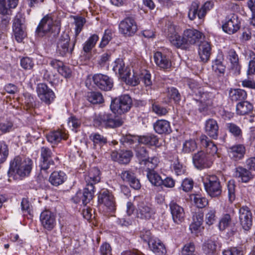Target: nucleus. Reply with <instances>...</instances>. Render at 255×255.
<instances>
[{
    "label": "nucleus",
    "instance_id": "obj_1",
    "mask_svg": "<svg viewBox=\"0 0 255 255\" xmlns=\"http://www.w3.org/2000/svg\"><path fill=\"white\" fill-rule=\"evenodd\" d=\"M136 156L139 160L141 167L144 169L146 172V177L152 185L160 186L163 183L162 179L154 168L159 162L157 157L149 158L146 149L143 147L139 148L136 151Z\"/></svg>",
    "mask_w": 255,
    "mask_h": 255
},
{
    "label": "nucleus",
    "instance_id": "obj_19",
    "mask_svg": "<svg viewBox=\"0 0 255 255\" xmlns=\"http://www.w3.org/2000/svg\"><path fill=\"white\" fill-rule=\"evenodd\" d=\"M94 83L100 89L108 91L113 87V80L108 75L102 74H96L93 77Z\"/></svg>",
    "mask_w": 255,
    "mask_h": 255
},
{
    "label": "nucleus",
    "instance_id": "obj_54",
    "mask_svg": "<svg viewBox=\"0 0 255 255\" xmlns=\"http://www.w3.org/2000/svg\"><path fill=\"white\" fill-rule=\"evenodd\" d=\"M232 219L231 216L229 214L224 215L221 218L218 224V227L220 231H224L228 228L231 223Z\"/></svg>",
    "mask_w": 255,
    "mask_h": 255
},
{
    "label": "nucleus",
    "instance_id": "obj_39",
    "mask_svg": "<svg viewBox=\"0 0 255 255\" xmlns=\"http://www.w3.org/2000/svg\"><path fill=\"white\" fill-rule=\"evenodd\" d=\"M14 129L13 121L7 117L0 118V131L3 134L10 132Z\"/></svg>",
    "mask_w": 255,
    "mask_h": 255
},
{
    "label": "nucleus",
    "instance_id": "obj_45",
    "mask_svg": "<svg viewBox=\"0 0 255 255\" xmlns=\"http://www.w3.org/2000/svg\"><path fill=\"white\" fill-rule=\"evenodd\" d=\"M99 40V36L96 34L91 35L84 43L83 50L85 53H90L95 47L97 42Z\"/></svg>",
    "mask_w": 255,
    "mask_h": 255
},
{
    "label": "nucleus",
    "instance_id": "obj_43",
    "mask_svg": "<svg viewBox=\"0 0 255 255\" xmlns=\"http://www.w3.org/2000/svg\"><path fill=\"white\" fill-rule=\"evenodd\" d=\"M217 245L215 240L209 239L206 241L202 245V251L206 255H214Z\"/></svg>",
    "mask_w": 255,
    "mask_h": 255
},
{
    "label": "nucleus",
    "instance_id": "obj_2",
    "mask_svg": "<svg viewBox=\"0 0 255 255\" xmlns=\"http://www.w3.org/2000/svg\"><path fill=\"white\" fill-rule=\"evenodd\" d=\"M32 163L29 158L16 156L10 163L8 171L9 177L16 180L28 176L31 170Z\"/></svg>",
    "mask_w": 255,
    "mask_h": 255
},
{
    "label": "nucleus",
    "instance_id": "obj_47",
    "mask_svg": "<svg viewBox=\"0 0 255 255\" xmlns=\"http://www.w3.org/2000/svg\"><path fill=\"white\" fill-rule=\"evenodd\" d=\"M87 100L93 104H101L104 102L102 94L99 92H92L87 94Z\"/></svg>",
    "mask_w": 255,
    "mask_h": 255
},
{
    "label": "nucleus",
    "instance_id": "obj_13",
    "mask_svg": "<svg viewBox=\"0 0 255 255\" xmlns=\"http://www.w3.org/2000/svg\"><path fill=\"white\" fill-rule=\"evenodd\" d=\"M120 32L125 36H132L137 30V26L134 18L127 16L122 20L119 25Z\"/></svg>",
    "mask_w": 255,
    "mask_h": 255
},
{
    "label": "nucleus",
    "instance_id": "obj_56",
    "mask_svg": "<svg viewBox=\"0 0 255 255\" xmlns=\"http://www.w3.org/2000/svg\"><path fill=\"white\" fill-rule=\"evenodd\" d=\"M76 25L75 36L74 38L77 39V36L83 29L84 24L86 22L85 18L82 17H76L74 18Z\"/></svg>",
    "mask_w": 255,
    "mask_h": 255
},
{
    "label": "nucleus",
    "instance_id": "obj_51",
    "mask_svg": "<svg viewBox=\"0 0 255 255\" xmlns=\"http://www.w3.org/2000/svg\"><path fill=\"white\" fill-rule=\"evenodd\" d=\"M247 56L250 59L249 63L247 74L252 75L255 74V53L249 51L247 53Z\"/></svg>",
    "mask_w": 255,
    "mask_h": 255
},
{
    "label": "nucleus",
    "instance_id": "obj_7",
    "mask_svg": "<svg viewBox=\"0 0 255 255\" xmlns=\"http://www.w3.org/2000/svg\"><path fill=\"white\" fill-rule=\"evenodd\" d=\"M25 22L24 14L17 13L13 21L12 28L15 39L19 43L21 42L26 36Z\"/></svg>",
    "mask_w": 255,
    "mask_h": 255
},
{
    "label": "nucleus",
    "instance_id": "obj_24",
    "mask_svg": "<svg viewBox=\"0 0 255 255\" xmlns=\"http://www.w3.org/2000/svg\"><path fill=\"white\" fill-rule=\"evenodd\" d=\"M233 176L242 183H248L254 177L251 171L242 166H237L234 170Z\"/></svg>",
    "mask_w": 255,
    "mask_h": 255
},
{
    "label": "nucleus",
    "instance_id": "obj_6",
    "mask_svg": "<svg viewBox=\"0 0 255 255\" xmlns=\"http://www.w3.org/2000/svg\"><path fill=\"white\" fill-rule=\"evenodd\" d=\"M52 152L51 149L43 146L40 148V175L46 178L48 173V169L51 166L54 165V162L52 159Z\"/></svg>",
    "mask_w": 255,
    "mask_h": 255
},
{
    "label": "nucleus",
    "instance_id": "obj_30",
    "mask_svg": "<svg viewBox=\"0 0 255 255\" xmlns=\"http://www.w3.org/2000/svg\"><path fill=\"white\" fill-rule=\"evenodd\" d=\"M205 132L208 135L213 139H217L218 136L219 126L217 121L213 119H209L206 121Z\"/></svg>",
    "mask_w": 255,
    "mask_h": 255
},
{
    "label": "nucleus",
    "instance_id": "obj_11",
    "mask_svg": "<svg viewBox=\"0 0 255 255\" xmlns=\"http://www.w3.org/2000/svg\"><path fill=\"white\" fill-rule=\"evenodd\" d=\"M98 202L100 206L105 207L109 211L116 210L115 199L112 192L108 189L102 190L98 196Z\"/></svg>",
    "mask_w": 255,
    "mask_h": 255
},
{
    "label": "nucleus",
    "instance_id": "obj_20",
    "mask_svg": "<svg viewBox=\"0 0 255 255\" xmlns=\"http://www.w3.org/2000/svg\"><path fill=\"white\" fill-rule=\"evenodd\" d=\"M240 28V22L238 16L235 14L227 16L222 25L223 30L229 34L236 33Z\"/></svg>",
    "mask_w": 255,
    "mask_h": 255
},
{
    "label": "nucleus",
    "instance_id": "obj_60",
    "mask_svg": "<svg viewBox=\"0 0 255 255\" xmlns=\"http://www.w3.org/2000/svg\"><path fill=\"white\" fill-rule=\"evenodd\" d=\"M196 148L197 144L195 141L193 139H190L184 142L182 150L185 153H190L194 151Z\"/></svg>",
    "mask_w": 255,
    "mask_h": 255
},
{
    "label": "nucleus",
    "instance_id": "obj_34",
    "mask_svg": "<svg viewBox=\"0 0 255 255\" xmlns=\"http://www.w3.org/2000/svg\"><path fill=\"white\" fill-rule=\"evenodd\" d=\"M198 53L201 61L204 63L208 62L211 54V46L210 43L206 41L202 42L199 46Z\"/></svg>",
    "mask_w": 255,
    "mask_h": 255
},
{
    "label": "nucleus",
    "instance_id": "obj_15",
    "mask_svg": "<svg viewBox=\"0 0 255 255\" xmlns=\"http://www.w3.org/2000/svg\"><path fill=\"white\" fill-rule=\"evenodd\" d=\"M36 92L40 100L46 105L51 104L55 98L53 91L44 83H39L37 85Z\"/></svg>",
    "mask_w": 255,
    "mask_h": 255
},
{
    "label": "nucleus",
    "instance_id": "obj_14",
    "mask_svg": "<svg viewBox=\"0 0 255 255\" xmlns=\"http://www.w3.org/2000/svg\"><path fill=\"white\" fill-rule=\"evenodd\" d=\"M100 170L96 167H94L85 175V187L91 192L95 194V185L99 183L101 180Z\"/></svg>",
    "mask_w": 255,
    "mask_h": 255
},
{
    "label": "nucleus",
    "instance_id": "obj_57",
    "mask_svg": "<svg viewBox=\"0 0 255 255\" xmlns=\"http://www.w3.org/2000/svg\"><path fill=\"white\" fill-rule=\"evenodd\" d=\"M181 255H196L194 244L192 242L186 243L182 249Z\"/></svg>",
    "mask_w": 255,
    "mask_h": 255
},
{
    "label": "nucleus",
    "instance_id": "obj_5",
    "mask_svg": "<svg viewBox=\"0 0 255 255\" xmlns=\"http://www.w3.org/2000/svg\"><path fill=\"white\" fill-rule=\"evenodd\" d=\"M132 100L129 95L125 94L112 100L110 108L114 113L119 114L128 112L131 108Z\"/></svg>",
    "mask_w": 255,
    "mask_h": 255
},
{
    "label": "nucleus",
    "instance_id": "obj_21",
    "mask_svg": "<svg viewBox=\"0 0 255 255\" xmlns=\"http://www.w3.org/2000/svg\"><path fill=\"white\" fill-rule=\"evenodd\" d=\"M40 221L45 230L51 231L56 225V215L49 210H45L40 214Z\"/></svg>",
    "mask_w": 255,
    "mask_h": 255
},
{
    "label": "nucleus",
    "instance_id": "obj_63",
    "mask_svg": "<svg viewBox=\"0 0 255 255\" xmlns=\"http://www.w3.org/2000/svg\"><path fill=\"white\" fill-rule=\"evenodd\" d=\"M20 66L26 70H32L34 66L32 59L29 57H23L20 60Z\"/></svg>",
    "mask_w": 255,
    "mask_h": 255
},
{
    "label": "nucleus",
    "instance_id": "obj_28",
    "mask_svg": "<svg viewBox=\"0 0 255 255\" xmlns=\"http://www.w3.org/2000/svg\"><path fill=\"white\" fill-rule=\"evenodd\" d=\"M94 197V194L84 187L83 191H78L76 194L72 197V200L76 203L78 204L82 202V204L86 206L89 203Z\"/></svg>",
    "mask_w": 255,
    "mask_h": 255
},
{
    "label": "nucleus",
    "instance_id": "obj_12",
    "mask_svg": "<svg viewBox=\"0 0 255 255\" xmlns=\"http://www.w3.org/2000/svg\"><path fill=\"white\" fill-rule=\"evenodd\" d=\"M70 38L69 35L66 34L62 35L57 44V52L62 56L71 55L77 39L74 38L72 43L70 44Z\"/></svg>",
    "mask_w": 255,
    "mask_h": 255
},
{
    "label": "nucleus",
    "instance_id": "obj_8",
    "mask_svg": "<svg viewBox=\"0 0 255 255\" xmlns=\"http://www.w3.org/2000/svg\"><path fill=\"white\" fill-rule=\"evenodd\" d=\"M213 5L212 2L207 1L199 9V3L197 1H193L189 8V18L193 20L198 16L199 19H202L206 15L207 12L213 8Z\"/></svg>",
    "mask_w": 255,
    "mask_h": 255
},
{
    "label": "nucleus",
    "instance_id": "obj_59",
    "mask_svg": "<svg viewBox=\"0 0 255 255\" xmlns=\"http://www.w3.org/2000/svg\"><path fill=\"white\" fill-rule=\"evenodd\" d=\"M223 255H244L242 247H233L228 248L222 252Z\"/></svg>",
    "mask_w": 255,
    "mask_h": 255
},
{
    "label": "nucleus",
    "instance_id": "obj_27",
    "mask_svg": "<svg viewBox=\"0 0 255 255\" xmlns=\"http://www.w3.org/2000/svg\"><path fill=\"white\" fill-rule=\"evenodd\" d=\"M113 70L122 79H127L130 74V68L125 65L124 60L121 58H118L115 61Z\"/></svg>",
    "mask_w": 255,
    "mask_h": 255
},
{
    "label": "nucleus",
    "instance_id": "obj_52",
    "mask_svg": "<svg viewBox=\"0 0 255 255\" xmlns=\"http://www.w3.org/2000/svg\"><path fill=\"white\" fill-rule=\"evenodd\" d=\"M162 31L164 35L168 37V39L177 33L175 26L172 22L169 21L166 23L165 26L163 28Z\"/></svg>",
    "mask_w": 255,
    "mask_h": 255
},
{
    "label": "nucleus",
    "instance_id": "obj_4",
    "mask_svg": "<svg viewBox=\"0 0 255 255\" xmlns=\"http://www.w3.org/2000/svg\"><path fill=\"white\" fill-rule=\"evenodd\" d=\"M205 190L212 198H218L222 194V187L219 178L215 174H207L203 178Z\"/></svg>",
    "mask_w": 255,
    "mask_h": 255
},
{
    "label": "nucleus",
    "instance_id": "obj_32",
    "mask_svg": "<svg viewBox=\"0 0 255 255\" xmlns=\"http://www.w3.org/2000/svg\"><path fill=\"white\" fill-rule=\"evenodd\" d=\"M47 141L52 144L56 145L62 140H66L68 135L61 130H54L49 132L46 135Z\"/></svg>",
    "mask_w": 255,
    "mask_h": 255
},
{
    "label": "nucleus",
    "instance_id": "obj_41",
    "mask_svg": "<svg viewBox=\"0 0 255 255\" xmlns=\"http://www.w3.org/2000/svg\"><path fill=\"white\" fill-rule=\"evenodd\" d=\"M120 141L126 147H132L134 144L140 142V137L129 134H126L122 136Z\"/></svg>",
    "mask_w": 255,
    "mask_h": 255
},
{
    "label": "nucleus",
    "instance_id": "obj_3",
    "mask_svg": "<svg viewBox=\"0 0 255 255\" xmlns=\"http://www.w3.org/2000/svg\"><path fill=\"white\" fill-rule=\"evenodd\" d=\"M96 125L106 128H115L123 125L122 118L116 115V113L100 112L95 116L94 120Z\"/></svg>",
    "mask_w": 255,
    "mask_h": 255
},
{
    "label": "nucleus",
    "instance_id": "obj_37",
    "mask_svg": "<svg viewBox=\"0 0 255 255\" xmlns=\"http://www.w3.org/2000/svg\"><path fill=\"white\" fill-rule=\"evenodd\" d=\"M149 248L157 255H163L166 253V249L163 243L158 239L151 240L148 244Z\"/></svg>",
    "mask_w": 255,
    "mask_h": 255
},
{
    "label": "nucleus",
    "instance_id": "obj_17",
    "mask_svg": "<svg viewBox=\"0 0 255 255\" xmlns=\"http://www.w3.org/2000/svg\"><path fill=\"white\" fill-rule=\"evenodd\" d=\"M239 221L243 229L249 231L253 225V214L250 209L247 206L241 207L239 211Z\"/></svg>",
    "mask_w": 255,
    "mask_h": 255
},
{
    "label": "nucleus",
    "instance_id": "obj_40",
    "mask_svg": "<svg viewBox=\"0 0 255 255\" xmlns=\"http://www.w3.org/2000/svg\"><path fill=\"white\" fill-rule=\"evenodd\" d=\"M229 59L230 60L231 68L235 74H239L241 70V65L239 62V57L236 51L233 49H230L228 51Z\"/></svg>",
    "mask_w": 255,
    "mask_h": 255
},
{
    "label": "nucleus",
    "instance_id": "obj_53",
    "mask_svg": "<svg viewBox=\"0 0 255 255\" xmlns=\"http://www.w3.org/2000/svg\"><path fill=\"white\" fill-rule=\"evenodd\" d=\"M9 154L8 145L4 141H0V164L4 162Z\"/></svg>",
    "mask_w": 255,
    "mask_h": 255
},
{
    "label": "nucleus",
    "instance_id": "obj_61",
    "mask_svg": "<svg viewBox=\"0 0 255 255\" xmlns=\"http://www.w3.org/2000/svg\"><path fill=\"white\" fill-rule=\"evenodd\" d=\"M193 201L196 206L199 208H202L208 204V200L205 197L199 194L194 196Z\"/></svg>",
    "mask_w": 255,
    "mask_h": 255
},
{
    "label": "nucleus",
    "instance_id": "obj_26",
    "mask_svg": "<svg viewBox=\"0 0 255 255\" xmlns=\"http://www.w3.org/2000/svg\"><path fill=\"white\" fill-rule=\"evenodd\" d=\"M246 151V147L244 145L237 144L230 147L228 149V153L231 159L238 161L243 159Z\"/></svg>",
    "mask_w": 255,
    "mask_h": 255
},
{
    "label": "nucleus",
    "instance_id": "obj_62",
    "mask_svg": "<svg viewBox=\"0 0 255 255\" xmlns=\"http://www.w3.org/2000/svg\"><path fill=\"white\" fill-rule=\"evenodd\" d=\"M216 210L214 209H208L205 216V221L207 224L209 225L213 224L216 219Z\"/></svg>",
    "mask_w": 255,
    "mask_h": 255
},
{
    "label": "nucleus",
    "instance_id": "obj_18",
    "mask_svg": "<svg viewBox=\"0 0 255 255\" xmlns=\"http://www.w3.org/2000/svg\"><path fill=\"white\" fill-rule=\"evenodd\" d=\"M156 211L152 206L148 203L140 202L136 209V217L144 220H149L154 218Z\"/></svg>",
    "mask_w": 255,
    "mask_h": 255
},
{
    "label": "nucleus",
    "instance_id": "obj_38",
    "mask_svg": "<svg viewBox=\"0 0 255 255\" xmlns=\"http://www.w3.org/2000/svg\"><path fill=\"white\" fill-rule=\"evenodd\" d=\"M224 56L222 53H219L213 62L212 68L214 71L218 75H224L226 70V66L223 64Z\"/></svg>",
    "mask_w": 255,
    "mask_h": 255
},
{
    "label": "nucleus",
    "instance_id": "obj_64",
    "mask_svg": "<svg viewBox=\"0 0 255 255\" xmlns=\"http://www.w3.org/2000/svg\"><path fill=\"white\" fill-rule=\"evenodd\" d=\"M214 95L212 93L204 92L199 99L201 103H204L207 106H212Z\"/></svg>",
    "mask_w": 255,
    "mask_h": 255
},
{
    "label": "nucleus",
    "instance_id": "obj_9",
    "mask_svg": "<svg viewBox=\"0 0 255 255\" xmlns=\"http://www.w3.org/2000/svg\"><path fill=\"white\" fill-rule=\"evenodd\" d=\"M18 0H0V26L5 27L9 23L10 17L9 16L10 8H15Z\"/></svg>",
    "mask_w": 255,
    "mask_h": 255
},
{
    "label": "nucleus",
    "instance_id": "obj_29",
    "mask_svg": "<svg viewBox=\"0 0 255 255\" xmlns=\"http://www.w3.org/2000/svg\"><path fill=\"white\" fill-rule=\"evenodd\" d=\"M111 155L113 160L121 164H127L130 161L133 154L130 150H121L119 153L116 151H113Z\"/></svg>",
    "mask_w": 255,
    "mask_h": 255
},
{
    "label": "nucleus",
    "instance_id": "obj_50",
    "mask_svg": "<svg viewBox=\"0 0 255 255\" xmlns=\"http://www.w3.org/2000/svg\"><path fill=\"white\" fill-rule=\"evenodd\" d=\"M175 159L176 160L171 164L172 169L177 176L184 174L186 171L185 167L179 162L177 156Z\"/></svg>",
    "mask_w": 255,
    "mask_h": 255
},
{
    "label": "nucleus",
    "instance_id": "obj_58",
    "mask_svg": "<svg viewBox=\"0 0 255 255\" xmlns=\"http://www.w3.org/2000/svg\"><path fill=\"white\" fill-rule=\"evenodd\" d=\"M167 96L170 100H173L175 103L181 100V95L178 90L174 87L168 89Z\"/></svg>",
    "mask_w": 255,
    "mask_h": 255
},
{
    "label": "nucleus",
    "instance_id": "obj_25",
    "mask_svg": "<svg viewBox=\"0 0 255 255\" xmlns=\"http://www.w3.org/2000/svg\"><path fill=\"white\" fill-rule=\"evenodd\" d=\"M120 176L122 180L124 182H128L133 189L138 190L140 188L139 180L136 177L134 173L131 170L122 171Z\"/></svg>",
    "mask_w": 255,
    "mask_h": 255
},
{
    "label": "nucleus",
    "instance_id": "obj_10",
    "mask_svg": "<svg viewBox=\"0 0 255 255\" xmlns=\"http://www.w3.org/2000/svg\"><path fill=\"white\" fill-rule=\"evenodd\" d=\"M58 22L52 14H47L40 21L36 32L39 36L42 37L52 30L53 27L58 26Z\"/></svg>",
    "mask_w": 255,
    "mask_h": 255
},
{
    "label": "nucleus",
    "instance_id": "obj_22",
    "mask_svg": "<svg viewBox=\"0 0 255 255\" xmlns=\"http://www.w3.org/2000/svg\"><path fill=\"white\" fill-rule=\"evenodd\" d=\"M169 206L173 222L177 224L182 223L185 219L183 208L173 201L169 203Z\"/></svg>",
    "mask_w": 255,
    "mask_h": 255
},
{
    "label": "nucleus",
    "instance_id": "obj_55",
    "mask_svg": "<svg viewBox=\"0 0 255 255\" xmlns=\"http://www.w3.org/2000/svg\"><path fill=\"white\" fill-rule=\"evenodd\" d=\"M139 78L146 87H150L152 85L151 76L148 71L142 70L139 74Z\"/></svg>",
    "mask_w": 255,
    "mask_h": 255
},
{
    "label": "nucleus",
    "instance_id": "obj_44",
    "mask_svg": "<svg viewBox=\"0 0 255 255\" xmlns=\"http://www.w3.org/2000/svg\"><path fill=\"white\" fill-rule=\"evenodd\" d=\"M253 109L252 104L246 101L239 102L236 106L237 113L239 115L248 114L252 111Z\"/></svg>",
    "mask_w": 255,
    "mask_h": 255
},
{
    "label": "nucleus",
    "instance_id": "obj_35",
    "mask_svg": "<svg viewBox=\"0 0 255 255\" xmlns=\"http://www.w3.org/2000/svg\"><path fill=\"white\" fill-rule=\"evenodd\" d=\"M66 179V174L63 171H55L50 174L49 181L53 186L57 187L64 183Z\"/></svg>",
    "mask_w": 255,
    "mask_h": 255
},
{
    "label": "nucleus",
    "instance_id": "obj_36",
    "mask_svg": "<svg viewBox=\"0 0 255 255\" xmlns=\"http://www.w3.org/2000/svg\"><path fill=\"white\" fill-rule=\"evenodd\" d=\"M154 60L156 64L160 68L166 69L171 67L170 61L167 56L160 52H156L154 54Z\"/></svg>",
    "mask_w": 255,
    "mask_h": 255
},
{
    "label": "nucleus",
    "instance_id": "obj_48",
    "mask_svg": "<svg viewBox=\"0 0 255 255\" xmlns=\"http://www.w3.org/2000/svg\"><path fill=\"white\" fill-rule=\"evenodd\" d=\"M90 138L93 142L95 147L97 146L101 147L107 142V138L98 133L91 134Z\"/></svg>",
    "mask_w": 255,
    "mask_h": 255
},
{
    "label": "nucleus",
    "instance_id": "obj_42",
    "mask_svg": "<svg viewBox=\"0 0 255 255\" xmlns=\"http://www.w3.org/2000/svg\"><path fill=\"white\" fill-rule=\"evenodd\" d=\"M229 96L232 101H245L247 98V92L241 89H231Z\"/></svg>",
    "mask_w": 255,
    "mask_h": 255
},
{
    "label": "nucleus",
    "instance_id": "obj_16",
    "mask_svg": "<svg viewBox=\"0 0 255 255\" xmlns=\"http://www.w3.org/2000/svg\"><path fill=\"white\" fill-rule=\"evenodd\" d=\"M193 162L196 168L198 169L209 168L213 163L211 156L203 151L194 154L193 156Z\"/></svg>",
    "mask_w": 255,
    "mask_h": 255
},
{
    "label": "nucleus",
    "instance_id": "obj_46",
    "mask_svg": "<svg viewBox=\"0 0 255 255\" xmlns=\"http://www.w3.org/2000/svg\"><path fill=\"white\" fill-rule=\"evenodd\" d=\"M140 142L151 146H156L158 143V138L153 134H148L140 137Z\"/></svg>",
    "mask_w": 255,
    "mask_h": 255
},
{
    "label": "nucleus",
    "instance_id": "obj_31",
    "mask_svg": "<svg viewBox=\"0 0 255 255\" xmlns=\"http://www.w3.org/2000/svg\"><path fill=\"white\" fill-rule=\"evenodd\" d=\"M199 138L201 145L206 148L208 155L211 157L217 154L218 148L214 142L210 140L206 135H201Z\"/></svg>",
    "mask_w": 255,
    "mask_h": 255
},
{
    "label": "nucleus",
    "instance_id": "obj_33",
    "mask_svg": "<svg viewBox=\"0 0 255 255\" xmlns=\"http://www.w3.org/2000/svg\"><path fill=\"white\" fill-rule=\"evenodd\" d=\"M155 131L158 134H169L172 130L170 123L165 120H158L153 124Z\"/></svg>",
    "mask_w": 255,
    "mask_h": 255
},
{
    "label": "nucleus",
    "instance_id": "obj_49",
    "mask_svg": "<svg viewBox=\"0 0 255 255\" xmlns=\"http://www.w3.org/2000/svg\"><path fill=\"white\" fill-rule=\"evenodd\" d=\"M171 43L177 48H180L184 45H187L185 40H184V35L183 33V36L181 37L177 33L172 36L169 39Z\"/></svg>",
    "mask_w": 255,
    "mask_h": 255
},
{
    "label": "nucleus",
    "instance_id": "obj_23",
    "mask_svg": "<svg viewBox=\"0 0 255 255\" xmlns=\"http://www.w3.org/2000/svg\"><path fill=\"white\" fill-rule=\"evenodd\" d=\"M184 40L187 45L198 43L203 36V33L194 28L186 29L183 32Z\"/></svg>",
    "mask_w": 255,
    "mask_h": 255
}]
</instances>
